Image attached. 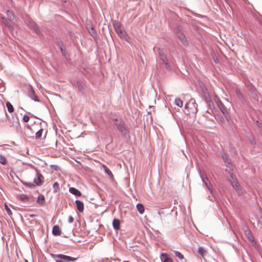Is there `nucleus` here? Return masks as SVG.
Masks as SVG:
<instances>
[{"mask_svg":"<svg viewBox=\"0 0 262 262\" xmlns=\"http://www.w3.org/2000/svg\"><path fill=\"white\" fill-rule=\"evenodd\" d=\"M29 96L30 98L35 101H39L37 96L35 95V92L34 91L31 90L30 92Z\"/></svg>","mask_w":262,"mask_h":262,"instance_id":"16","label":"nucleus"},{"mask_svg":"<svg viewBox=\"0 0 262 262\" xmlns=\"http://www.w3.org/2000/svg\"><path fill=\"white\" fill-rule=\"evenodd\" d=\"M160 57H161V60L163 61V62L167 64V62H166L167 60H166V56L164 55L160 54Z\"/></svg>","mask_w":262,"mask_h":262,"instance_id":"27","label":"nucleus"},{"mask_svg":"<svg viewBox=\"0 0 262 262\" xmlns=\"http://www.w3.org/2000/svg\"><path fill=\"white\" fill-rule=\"evenodd\" d=\"M220 110L221 111H222V112L225 115H226V114H228V112L225 108V107L223 105H221L220 107Z\"/></svg>","mask_w":262,"mask_h":262,"instance_id":"25","label":"nucleus"},{"mask_svg":"<svg viewBox=\"0 0 262 262\" xmlns=\"http://www.w3.org/2000/svg\"><path fill=\"white\" fill-rule=\"evenodd\" d=\"M175 104L178 106L181 107L183 106V102L180 98H178L175 99Z\"/></svg>","mask_w":262,"mask_h":262,"instance_id":"20","label":"nucleus"},{"mask_svg":"<svg viewBox=\"0 0 262 262\" xmlns=\"http://www.w3.org/2000/svg\"><path fill=\"white\" fill-rule=\"evenodd\" d=\"M160 258L162 262H173V260L169 257L167 253H162L160 256Z\"/></svg>","mask_w":262,"mask_h":262,"instance_id":"7","label":"nucleus"},{"mask_svg":"<svg viewBox=\"0 0 262 262\" xmlns=\"http://www.w3.org/2000/svg\"><path fill=\"white\" fill-rule=\"evenodd\" d=\"M103 168L105 171V172L108 174L110 178H113V174L112 173V172H111V171L104 165H103Z\"/></svg>","mask_w":262,"mask_h":262,"instance_id":"18","label":"nucleus"},{"mask_svg":"<svg viewBox=\"0 0 262 262\" xmlns=\"http://www.w3.org/2000/svg\"><path fill=\"white\" fill-rule=\"evenodd\" d=\"M30 117L28 115H25L23 117V121L25 122H28L29 121Z\"/></svg>","mask_w":262,"mask_h":262,"instance_id":"28","label":"nucleus"},{"mask_svg":"<svg viewBox=\"0 0 262 262\" xmlns=\"http://www.w3.org/2000/svg\"><path fill=\"white\" fill-rule=\"evenodd\" d=\"M198 252L202 256H203L206 253V250L204 248H203V247H199L198 248Z\"/></svg>","mask_w":262,"mask_h":262,"instance_id":"21","label":"nucleus"},{"mask_svg":"<svg viewBox=\"0 0 262 262\" xmlns=\"http://www.w3.org/2000/svg\"><path fill=\"white\" fill-rule=\"evenodd\" d=\"M52 233L54 235H59L60 234L61 231L58 226L55 225L53 227Z\"/></svg>","mask_w":262,"mask_h":262,"instance_id":"11","label":"nucleus"},{"mask_svg":"<svg viewBox=\"0 0 262 262\" xmlns=\"http://www.w3.org/2000/svg\"><path fill=\"white\" fill-rule=\"evenodd\" d=\"M113 226L115 229H119L120 228V221L118 219H114L113 222Z\"/></svg>","mask_w":262,"mask_h":262,"instance_id":"13","label":"nucleus"},{"mask_svg":"<svg viewBox=\"0 0 262 262\" xmlns=\"http://www.w3.org/2000/svg\"><path fill=\"white\" fill-rule=\"evenodd\" d=\"M222 157L224 160V162L226 165V166L230 169V167L231 166L230 160L228 159V156L226 154H224L222 156Z\"/></svg>","mask_w":262,"mask_h":262,"instance_id":"10","label":"nucleus"},{"mask_svg":"<svg viewBox=\"0 0 262 262\" xmlns=\"http://www.w3.org/2000/svg\"><path fill=\"white\" fill-rule=\"evenodd\" d=\"M201 179L203 181V182L205 184L206 187L208 189L210 193H212V185L209 182V180L207 177H205L203 174H201Z\"/></svg>","mask_w":262,"mask_h":262,"instance_id":"6","label":"nucleus"},{"mask_svg":"<svg viewBox=\"0 0 262 262\" xmlns=\"http://www.w3.org/2000/svg\"><path fill=\"white\" fill-rule=\"evenodd\" d=\"M60 50H61V52L62 53V54H64V51H63V49L62 47H60Z\"/></svg>","mask_w":262,"mask_h":262,"instance_id":"33","label":"nucleus"},{"mask_svg":"<svg viewBox=\"0 0 262 262\" xmlns=\"http://www.w3.org/2000/svg\"><path fill=\"white\" fill-rule=\"evenodd\" d=\"M54 258L56 262H69L74 261L76 260V258L70 257L63 254H57L55 255Z\"/></svg>","mask_w":262,"mask_h":262,"instance_id":"3","label":"nucleus"},{"mask_svg":"<svg viewBox=\"0 0 262 262\" xmlns=\"http://www.w3.org/2000/svg\"><path fill=\"white\" fill-rule=\"evenodd\" d=\"M248 238L251 241H253V237L251 235H250V236H248Z\"/></svg>","mask_w":262,"mask_h":262,"instance_id":"32","label":"nucleus"},{"mask_svg":"<svg viewBox=\"0 0 262 262\" xmlns=\"http://www.w3.org/2000/svg\"><path fill=\"white\" fill-rule=\"evenodd\" d=\"M137 209L138 211V212L140 214H143L144 212V206L141 204H138L136 206Z\"/></svg>","mask_w":262,"mask_h":262,"instance_id":"15","label":"nucleus"},{"mask_svg":"<svg viewBox=\"0 0 262 262\" xmlns=\"http://www.w3.org/2000/svg\"><path fill=\"white\" fill-rule=\"evenodd\" d=\"M4 206H5V209L7 213L9 215H11L12 214V211L10 210V209L9 208L8 206L6 204H5Z\"/></svg>","mask_w":262,"mask_h":262,"instance_id":"24","label":"nucleus"},{"mask_svg":"<svg viewBox=\"0 0 262 262\" xmlns=\"http://www.w3.org/2000/svg\"><path fill=\"white\" fill-rule=\"evenodd\" d=\"M42 129H40L39 130H38L36 133V135H35L36 138H39L40 137H41V136L42 135Z\"/></svg>","mask_w":262,"mask_h":262,"instance_id":"26","label":"nucleus"},{"mask_svg":"<svg viewBox=\"0 0 262 262\" xmlns=\"http://www.w3.org/2000/svg\"><path fill=\"white\" fill-rule=\"evenodd\" d=\"M68 222L69 223H72L74 222V218L71 215L69 216Z\"/></svg>","mask_w":262,"mask_h":262,"instance_id":"30","label":"nucleus"},{"mask_svg":"<svg viewBox=\"0 0 262 262\" xmlns=\"http://www.w3.org/2000/svg\"><path fill=\"white\" fill-rule=\"evenodd\" d=\"M69 192L75 196H80L81 195L80 191L74 187H70L69 188Z\"/></svg>","mask_w":262,"mask_h":262,"instance_id":"9","label":"nucleus"},{"mask_svg":"<svg viewBox=\"0 0 262 262\" xmlns=\"http://www.w3.org/2000/svg\"><path fill=\"white\" fill-rule=\"evenodd\" d=\"M75 204L77 210L80 212H83L84 209L83 203L80 201L76 200L75 201Z\"/></svg>","mask_w":262,"mask_h":262,"instance_id":"8","label":"nucleus"},{"mask_svg":"<svg viewBox=\"0 0 262 262\" xmlns=\"http://www.w3.org/2000/svg\"><path fill=\"white\" fill-rule=\"evenodd\" d=\"M53 188L55 189V190L56 191L59 188V184L57 182L54 183L53 186Z\"/></svg>","mask_w":262,"mask_h":262,"instance_id":"29","label":"nucleus"},{"mask_svg":"<svg viewBox=\"0 0 262 262\" xmlns=\"http://www.w3.org/2000/svg\"><path fill=\"white\" fill-rule=\"evenodd\" d=\"M6 105L8 111L10 113H11L14 112L13 106V105L11 104V103L10 102H6Z\"/></svg>","mask_w":262,"mask_h":262,"instance_id":"17","label":"nucleus"},{"mask_svg":"<svg viewBox=\"0 0 262 262\" xmlns=\"http://www.w3.org/2000/svg\"><path fill=\"white\" fill-rule=\"evenodd\" d=\"M174 254L176 256L178 257L180 259H182L184 258L183 255L180 252L176 251H174Z\"/></svg>","mask_w":262,"mask_h":262,"instance_id":"23","label":"nucleus"},{"mask_svg":"<svg viewBox=\"0 0 262 262\" xmlns=\"http://www.w3.org/2000/svg\"><path fill=\"white\" fill-rule=\"evenodd\" d=\"M229 172L230 174L229 179V181L231 182V183L233 187L235 190V191H236L238 195H241L243 193L242 190L236 180L235 175L233 172H230V171H229Z\"/></svg>","mask_w":262,"mask_h":262,"instance_id":"1","label":"nucleus"},{"mask_svg":"<svg viewBox=\"0 0 262 262\" xmlns=\"http://www.w3.org/2000/svg\"><path fill=\"white\" fill-rule=\"evenodd\" d=\"M37 203L40 205H43L45 204V197L43 195L40 194L38 195Z\"/></svg>","mask_w":262,"mask_h":262,"instance_id":"12","label":"nucleus"},{"mask_svg":"<svg viewBox=\"0 0 262 262\" xmlns=\"http://www.w3.org/2000/svg\"><path fill=\"white\" fill-rule=\"evenodd\" d=\"M0 163L3 165H5L7 163V160L5 156L0 155Z\"/></svg>","mask_w":262,"mask_h":262,"instance_id":"22","label":"nucleus"},{"mask_svg":"<svg viewBox=\"0 0 262 262\" xmlns=\"http://www.w3.org/2000/svg\"><path fill=\"white\" fill-rule=\"evenodd\" d=\"M35 216V215H34V214H31V215H30V216L31 217H34V216Z\"/></svg>","mask_w":262,"mask_h":262,"instance_id":"34","label":"nucleus"},{"mask_svg":"<svg viewBox=\"0 0 262 262\" xmlns=\"http://www.w3.org/2000/svg\"><path fill=\"white\" fill-rule=\"evenodd\" d=\"M113 26L118 36L122 39H126L127 38V35L125 31L122 28L121 24L118 21H115L113 23Z\"/></svg>","mask_w":262,"mask_h":262,"instance_id":"2","label":"nucleus"},{"mask_svg":"<svg viewBox=\"0 0 262 262\" xmlns=\"http://www.w3.org/2000/svg\"><path fill=\"white\" fill-rule=\"evenodd\" d=\"M178 37L179 38L180 40L181 41L182 43H183L184 45L186 43V38L183 33L179 34Z\"/></svg>","mask_w":262,"mask_h":262,"instance_id":"19","label":"nucleus"},{"mask_svg":"<svg viewBox=\"0 0 262 262\" xmlns=\"http://www.w3.org/2000/svg\"><path fill=\"white\" fill-rule=\"evenodd\" d=\"M115 124L117 127L118 130L123 135L127 134V129L125 127L124 122L121 119L115 120Z\"/></svg>","mask_w":262,"mask_h":262,"instance_id":"4","label":"nucleus"},{"mask_svg":"<svg viewBox=\"0 0 262 262\" xmlns=\"http://www.w3.org/2000/svg\"><path fill=\"white\" fill-rule=\"evenodd\" d=\"M18 198L23 202H26L29 200V197L25 194H21L18 196Z\"/></svg>","mask_w":262,"mask_h":262,"instance_id":"14","label":"nucleus"},{"mask_svg":"<svg viewBox=\"0 0 262 262\" xmlns=\"http://www.w3.org/2000/svg\"><path fill=\"white\" fill-rule=\"evenodd\" d=\"M43 177L42 175L36 171V178L34 179V183L37 186L42 185L43 182Z\"/></svg>","mask_w":262,"mask_h":262,"instance_id":"5","label":"nucleus"},{"mask_svg":"<svg viewBox=\"0 0 262 262\" xmlns=\"http://www.w3.org/2000/svg\"><path fill=\"white\" fill-rule=\"evenodd\" d=\"M33 28L36 32H38L39 31L38 28L35 25H34V26H33Z\"/></svg>","mask_w":262,"mask_h":262,"instance_id":"31","label":"nucleus"}]
</instances>
